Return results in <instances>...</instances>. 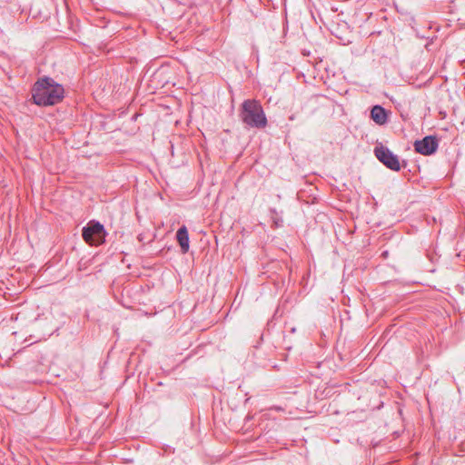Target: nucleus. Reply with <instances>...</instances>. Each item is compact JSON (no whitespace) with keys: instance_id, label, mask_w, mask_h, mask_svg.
I'll return each mask as SVG.
<instances>
[{"instance_id":"obj_9","label":"nucleus","mask_w":465,"mask_h":465,"mask_svg":"<svg viewBox=\"0 0 465 465\" xmlns=\"http://www.w3.org/2000/svg\"><path fill=\"white\" fill-rule=\"evenodd\" d=\"M388 255H389V252H388V251H384V252H382V253H381V256H382L383 258H387V257H388Z\"/></svg>"},{"instance_id":"obj_1","label":"nucleus","mask_w":465,"mask_h":465,"mask_svg":"<svg viewBox=\"0 0 465 465\" xmlns=\"http://www.w3.org/2000/svg\"><path fill=\"white\" fill-rule=\"evenodd\" d=\"M34 103L40 106L54 105L64 96V89L53 78L45 76L37 80L33 87Z\"/></svg>"},{"instance_id":"obj_7","label":"nucleus","mask_w":465,"mask_h":465,"mask_svg":"<svg viewBox=\"0 0 465 465\" xmlns=\"http://www.w3.org/2000/svg\"><path fill=\"white\" fill-rule=\"evenodd\" d=\"M176 239L183 253L189 251V233L185 225L181 226L176 232Z\"/></svg>"},{"instance_id":"obj_4","label":"nucleus","mask_w":465,"mask_h":465,"mask_svg":"<svg viewBox=\"0 0 465 465\" xmlns=\"http://www.w3.org/2000/svg\"><path fill=\"white\" fill-rule=\"evenodd\" d=\"M374 155L388 169L398 172L401 165L398 155L394 154L388 147L379 144L374 148Z\"/></svg>"},{"instance_id":"obj_3","label":"nucleus","mask_w":465,"mask_h":465,"mask_svg":"<svg viewBox=\"0 0 465 465\" xmlns=\"http://www.w3.org/2000/svg\"><path fill=\"white\" fill-rule=\"evenodd\" d=\"M84 240L90 245L98 246L104 242L106 232L102 223L90 221L82 230Z\"/></svg>"},{"instance_id":"obj_8","label":"nucleus","mask_w":465,"mask_h":465,"mask_svg":"<svg viewBox=\"0 0 465 465\" xmlns=\"http://www.w3.org/2000/svg\"><path fill=\"white\" fill-rule=\"evenodd\" d=\"M227 412H229V411ZM213 416H214V420L216 422H223L225 425H226L227 422L228 423L231 422V415H230V413H223V408L221 409L220 412L215 411Z\"/></svg>"},{"instance_id":"obj_6","label":"nucleus","mask_w":465,"mask_h":465,"mask_svg":"<svg viewBox=\"0 0 465 465\" xmlns=\"http://www.w3.org/2000/svg\"><path fill=\"white\" fill-rule=\"evenodd\" d=\"M370 118L378 125H383L388 122L389 112L380 104L371 107Z\"/></svg>"},{"instance_id":"obj_5","label":"nucleus","mask_w":465,"mask_h":465,"mask_svg":"<svg viewBox=\"0 0 465 465\" xmlns=\"http://www.w3.org/2000/svg\"><path fill=\"white\" fill-rule=\"evenodd\" d=\"M416 153L429 156L435 153L439 147V140L434 135H427L420 140H416L413 143Z\"/></svg>"},{"instance_id":"obj_2","label":"nucleus","mask_w":465,"mask_h":465,"mask_svg":"<svg viewBox=\"0 0 465 465\" xmlns=\"http://www.w3.org/2000/svg\"><path fill=\"white\" fill-rule=\"evenodd\" d=\"M240 115L243 123L251 127L260 129L267 124V118L262 107L255 100H245L242 104Z\"/></svg>"}]
</instances>
